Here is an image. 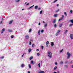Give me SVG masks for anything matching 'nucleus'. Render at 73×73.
Instances as JSON below:
<instances>
[{"label": "nucleus", "mask_w": 73, "mask_h": 73, "mask_svg": "<svg viewBox=\"0 0 73 73\" xmlns=\"http://www.w3.org/2000/svg\"><path fill=\"white\" fill-rule=\"evenodd\" d=\"M48 56L50 58H52V52L50 51H48Z\"/></svg>", "instance_id": "1"}, {"label": "nucleus", "mask_w": 73, "mask_h": 73, "mask_svg": "<svg viewBox=\"0 0 73 73\" xmlns=\"http://www.w3.org/2000/svg\"><path fill=\"white\" fill-rule=\"evenodd\" d=\"M66 54L67 55V59H69L70 58V57L71 54L69 53V52H67Z\"/></svg>", "instance_id": "2"}, {"label": "nucleus", "mask_w": 73, "mask_h": 73, "mask_svg": "<svg viewBox=\"0 0 73 73\" xmlns=\"http://www.w3.org/2000/svg\"><path fill=\"white\" fill-rule=\"evenodd\" d=\"M29 36L27 35H26L25 36V38L26 40H28V38H29Z\"/></svg>", "instance_id": "3"}, {"label": "nucleus", "mask_w": 73, "mask_h": 73, "mask_svg": "<svg viewBox=\"0 0 73 73\" xmlns=\"http://www.w3.org/2000/svg\"><path fill=\"white\" fill-rule=\"evenodd\" d=\"M70 38H71V39H72V40L73 39V34H71L70 35Z\"/></svg>", "instance_id": "4"}, {"label": "nucleus", "mask_w": 73, "mask_h": 73, "mask_svg": "<svg viewBox=\"0 0 73 73\" xmlns=\"http://www.w3.org/2000/svg\"><path fill=\"white\" fill-rule=\"evenodd\" d=\"M48 45H49V41H47L46 43V45L47 47H48Z\"/></svg>", "instance_id": "5"}, {"label": "nucleus", "mask_w": 73, "mask_h": 73, "mask_svg": "<svg viewBox=\"0 0 73 73\" xmlns=\"http://www.w3.org/2000/svg\"><path fill=\"white\" fill-rule=\"evenodd\" d=\"M4 31H5V29H4V28L2 30V31H1V34H3V32H4Z\"/></svg>", "instance_id": "6"}, {"label": "nucleus", "mask_w": 73, "mask_h": 73, "mask_svg": "<svg viewBox=\"0 0 73 73\" xmlns=\"http://www.w3.org/2000/svg\"><path fill=\"white\" fill-rule=\"evenodd\" d=\"M62 24L60 23L59 24V27L60 28H61V27H62Z\"/></svg>", "instance_id": "7"}, {"label": "nucleus", "mask_w": 73, "mask_h": 73, "mask_svg": "<svg viewBox=\"0 0 73 73\" xmlns=\"http://www.w3.org/2000/svg\"><path fill=\"white\" fill-rule=\"evenodd\" d=\"M13 20H12L10 21L9 23V24H12V22H13Z\"/></svg>", "instance_id": "8"}, {"label": "nucleus", "mask_w": 73, "mask_h": 73, "mask_svg": "<svg viewBox=\"0 0 73 73\" xmlns=\"http://www.w3.org/2000/svg\"><path fill=\"white\" fill-rule=\"evenodd\" d=\"M52 23L53 24H54L56 23V19H54L52 21Z\"/></svg>", "instance_id": "9"}, {"label": "nucleus", "mask_w": 73, "mask_h": 73, "mask_svg": "<svg viewBox=\"0 0 73 73\" xmlns=\"http://www.w3.org/2000/svg\"><path fill=\"white\" fill-rule=\"evenodd\" d=\"M48 25V24L46 23L44 25V28H45V27H47V25Z\"/></svg>", "instance_id": "10"}, {"label": "nucleus", "mask_w": 73, "mask_h": 73, "mask_svg": "<svg viewBox=\"0 0 73 73\" xmlns=\"http://www.w3.org/2000/svg\"><path fill=\"white\" fill-rule=\"evenodd\" d=\"M25 66V65L24 64H22L21 65V68H24Z\"/></svg>", "instance_id": "11"}, {"label": "nucleus", "mask_w": 73, "mask_h": 73, "mask_svg": "<svg viewBox=\"0 0 73 73\" xmlns=\"http://www.w3.org/2000/svg\"><path fill=\"white\" fill-rule=\"evenodd\" d=\"M7 31L9 32H12V31L9 29H8Z\"/></svg>", "instance_id": "12"}, {"label": "nucleus", "mask_w": 73, "mask_h": 73, "mask_svg": "<svg viewBox=\"0 0 73 73\" xmlns=\"http://www.w3.org/2000/svg\"><path fill=\"white\" fill-rule=\"evenodd\" d=\"M63 63L64 62L62 61H61L59 63V64L60 65H61V64H63Z\"/></svg>", "instance_id": "13"}, {"label": "nucleus", "mask_w": 73, "mask_h": 73, "mask_svg": "<svg viewBox=\"0 0 73 73\" xmlns=\"http://www.w3.org/2000/svg\"><path fill=\"white\" fill-rule=\"evenodd\" d=\"M70 22L72 23V25H73V19H72L71 20H70Z\"/></svg>", "instance_id": "14"}, {"label": "nucleus", "mask_w": 73, "mask_h": 73, "mask_svg": "<svg viewBox=\"0 0 73 73\" xmlns=\"http://www.w3.org/2000/svg\"><path fill=\"white\" fill-rule=\"evenodd\" d=\"M57 14H54V17H57Z\"/></svg>", "instance_id": "15"}, {"label": "nucleus", "mask_w": 73, "mask_h": 73, "mask_svg": "<svg viewBox=\"0 0 73 73\" xmlns=\"http://www.w3.org/2000/svg\"><path fill=\"white\" fill-rule=\"evenodd\" d=\"M28 50L29 53H30L31 52V50H32V49L31 48H30Z\"/></svg>", "instance_id": "16"}, {"label": "nucleus", "mask_w": 73, "mask_h": 73, "mask_svg": "<svg viewBox=\"0 0 73 73\" xmlns=\"http://www.w3.org/2000/svg\"><path fill=\"white\" fill-rule=\"evenodd\" d=\"M68 30H66L65 31V32L64 33V35H66V33H67V32H68Z\"/></svg>", "instance_id": "17"}, {"label": "nucleus", "mask_w": 73, "mask_h": 73, "mask_svg": "<svg viewBox=\"0 0 73 73\" xmlns=\"http://www.w3.org/2000/svg\"><path fill=\"white\" fill-rule=\"evenodd\" d=\"M40 30H39L38 31V33L39 35H40Z\"/></svg>", "instance_id": "18"}, {"label": "nucleus", "mask_w": 73, "mask_h": 73, "mask_svg": "<svg viewBox=\"0 0 73 73\" xmlns=\"http://www.w3.org/2000/svg\"><path fill=\"white\" fill-rule=\"evenodd\" d=\"M59 11H60V9H59L57 10V11H55V12H59Z\"/></svg>", "instance_id": "19"}, {"label": "nucleus", "mask_w": 73, "mask_h": 73, "mask_svg": "<svg viewBox=\"0 0 73 73\" xmlns=\"http://www.w3.org/2000/svg\"><path fill=\"white\" fill-rule=\"evenodd\" d=\"M45 72H44V71H41L39 73H44Z\"/></svg>", "instance_id": "20"}, {"label": "nucleus", "mask_w": 73, "mask_h": 73, "mask_svg": "<svg viewBox=\"0 0 73 73\" xmlns=\"http://www.w3.org/2000/svg\"><path fill=\"white\" fill-rule=\"evenodd\" d=\"M64 14L66 16H67V15H68V14H66V12H64Z\"/></svg>", "instance_id": "21"}, {"label": "nucleus", "mask_w": 73, "mask_h": 73, "mask_svg": "<svg viewBox=\"0 0 73 73\" xmlns=\"http://www.w3.org/2000/svg\"><path fill=\"white\" fill-rule=\"evenodd\" d=\"M33 58V56H31L29 58V59L30 60H32V59Z\"/></svg>", "instance_id": "22"}, {"label": "nucleus", "mask_w": 73, "mask_h": 73, "mask_svg": "<svg viewBox=\"0 0 73 73\" xmlns=\"http://www.w3.org/2000/svg\"><path fill=\"white\" fill-rule=\"evenodd\" d=\"M54 45V43H53V42H51V46H52Z\"/></svg>", "instance_id": "23"}, {"label": "nucleus", "mask_w": 73, "mask_h": 73, "mask_svg": "<svg viewBox=\"0 0 73 73\" xmlns=\"http://www.w3.org/2000/svg\"><path fill=\"white\" fill-rule=\"evenodd\" d=\"M72 61H70V62L68 63V64H72Z\"/></svg>", "instance_id": "24"}, {"label": "nucleus", "mask_w": 73, "mask_h": 73, "mask_svg": "<svg viewBox=\"0 0 73 73\" xmlns=\"http://www.w3.org/2000/svg\"><path fill=\"white\" fill-rule=\"evenodd\" d=\"M29 69H31V66L30 64L29 65Z\"/></svg>", "instance_id": "25"}, {"label": "nucleus", "mask_w": 73, "mask_h": 73, "mask_svg": "<svg viewBox=\"0 0 73 73\" xmlns=\"http://www.w3.org/2000/svg\"><path fill=\"white\" fill-rule=\"evenodd\" d=\"M29 32H32V29H31L29 30Z\"/></svg>", "instance_id": "26"}, {"label": "nucleus", "mask_w": 73, "mask_h": 73, "mask_svg": "<svg viewBox=\"0 0 73 73\" xmlns=\"http://www.w3.org/2000/svg\"><path fill=\"white\" fill-rule=\"evenodd\" d=\"M15 2H19L20 1V0H15Z\"/></svg>", "instance_id": "27"}, {"label": "nucleus", "mask_w": 73, "mask_h": 73, "mask_svg": "<svg viewBox=\"0 0 73 73\" xmlns=\"http://www.w3.org/2000/svg\"><path fill=\"white\" fill-rule=\"evenodd\" d=\"M57 66H56L54 68V70H56V69H57Z\"/></svg>", "instance_id": "28"}, {"label": "nucleus", "mask_w": 73, "mask_h": 73, "mask_svg": "<svg viewBox=\"0 0 73 73\" xmlns=\"http://www.w3.org/2000/svg\"><path fill=\"white\" fill-rule=\"evenodd\" d=\"M37 8H38V6H35V9H37Z\"/></svg>", "instance_id": "29"}, {"label": "nucleus", "mask_w": 73, "mask_h": 73, "mask_svg": "<svg viewBox=\"0 0 73 73\" xmlns=\"http://www.w3.org/2000/svg\"><path fill=\"white\" fill-rule=\"evenodd\" d=\"M58 33H57L56 34V36H58Z\"/></svg>", "instance_id": "30"}, {"label": "nucleus", "mask_w": 73, "mask_h": 73, "mask_svg": "<svg viewBox=\"0 0 73 73\" xmlns=\"http://www.w3.org/2000/svg\"><path fill=\"white\" fill-rule=\"evenodd\" d=\"M41 33H43V32H44V30H41Z\"/></svg>", "instance_id": "31"}, {"label": "nucleus", "mask_w": 73, "mask_h": 73, "mask_svg": "<svg viewBox=\"0 0 73 73\" xmlns=\"http://www.w3.org/2000/svg\"><path fill=\"white\" fill-rule=\"evenodd\" d=\"M4 57L3 56H2V57H0V58H1V59H3Z\"/></svg>", "instance_id": "32"}, {"label": "nucleus", "mask_w": 73, "mask_h": 73, "mask_svg": "<svg viewBox=\"0 0 73 73\" xmlns=\"http://www.w3.org/2000/svg\"><path fill=\"white\" fill-rule=\"evenodd\" d=\"M72 25H73V24H70V25L69 26V27H72Z\"/></svg>", "instance_id": "33"}, {"label": "nucleus", "mask_w": 73, "mask_h": 73, "mask_svg": "<svg viewBox=\"0 0 73 73\" xmlns=\"http://www.w3.org/2000/svg\"><path fill=\"white\" fill-rule=\"evenodd\" d=\"M42 11H40V14H42Z\"/></svg>", "instance_id": "34"}, {"label": "nucleus", "mask_w": 73, "mask_h": 73, "mask_svg": "<svg viewBox=\"0 0 73 73\" xmlns=\"http://www.w3.org/2000/svg\"><path fill=\"white\" fill-rule=\"evenodd\" d=\"M38 66L39 68H40V63H39V64H38Z\"/></svg>", "instance_id": "35"}, {"label": "nucleus", "mask_w": 73, "mask_h": 73, "mask_svg": "<svg viewBox=\"0 0 73 73\" xmlns=\"http://www.w3.org/2000/svg\"><path fill=\"white\" fill-rule=\"evenodd\" d=\"M68 67V66L67 65H66L64 67L65 68H67Z\"/></svg>", "instance_id": "36"}, {"label": "nucleus", "mask_w": 73, "mask_h": 73, "mask_svg": "<svg viewBox=\"0 0 73 73\" xmlns=\"http://www.w3.org/2000/svg\"><path fill=\"white\" fill-rule=\"evenodd\" d=\"M31 63L32 64H33V61L32 60L31 61Z\"/></svg>", "instance_id": "37"}, {"label": "nucleus", "mask_w": 73, "mask_h": 73, "mask_svg": "<svg viewBox=\"0 0 73 73\" xmlns=\"http://www.w3.org/2000/svg\"><path fill=\"white\" fill-rule=\"evenodd\" d=\"M68 62V61L66 60L65 62V64H67Z\"/></svg>", "instance_id": "38"}, {"label": "nucleus", "mask_w": 73, "mask_h": 73, "mask_svg": "<svg viewBox=\"0 0 73 73\" xmlns=\"http://www.w3.org/2000/svg\"><path fill=\"white\" fill-rule=\"evenodd\" d=\"M34 6V5H33V6H31V7H30L29 8V9H30V8H32Z\"/></svg>", "instance_id": "39"}, {"label": "nucleus", "mask_w": 73, "mask_h": 73, "mask_svg": "<svg viewBox=\"0 0 73 73\" xmlns=\"http://www.w3.org/2000/svg\"><path fill=\"white\" fill-rule=\"evenodd\" d=\"M57 27V25H56V24H55L54 25V27Z\"/></svg>", "instance_id": "40"}, {"label": "nucleus", "mask_w": 73, "mask_h": 73, "mask_svg": "<svg viewBox=\"0 0 73 73\" xmlns=\"http://www.w3.org/2000/svg\"><path fill=\"white\" fill-rule=\"evenodd\" d=\"M32 47H33V48H34V47H35V44H32Z\"/></svg>", "instance_id": "41"}, {"label": "nucleus", "mask_w": 73, "mask_h": 73, "mask_svg": "<svg viewBox=\"0 0 73 73\" xmlns=\"http://www.w3.org/2000/svg\"><path fill=\"white\" fill-rule=\"evenodd\" d=\"M62 50H63V49H62L61 50H60V53H61V52H62Z\"/></svg>", "instance_id": "42"}, {"label": "nucleus", "mask_w": 73, "mask_h": 73, "mask_svg": "<svg viewBox=\"0 0 73 73\" xmlns=\"http://www.w3.org/2000/svg\"><path fill=\"white\" fill-rule=\"evenodd\" d=\"M58 1V0H56L54 1V3H56V1Z\"/></svg>", "instance_id": "43"}, {"label": "nucleus", "mask_w": 73, "mask_h": 73, "mask_svg": "<svg viewBox=\"0 0 73 73\" xmlns=\"http://www.w3.org/2000/svg\"><path fill=\"white\" fill-rule=\"evenodd\" d=\"M29 45H31V42L29 41Z\"/></svg>", "instance_id": "44"}, {"label": "nucleus", "mask_w": 73, "mask_h": 73, "mask_svg": "<svg viewBox=\"0 0 73 73\" xmlns=\"http://www.w3.org/2000/svg\"><path fill=\"white\" fill-rule=\"evenodd\" d=\"M25 54V53H24L22 55V57H24V54Z\"/></svg>", "instance_id": "45"}, {"label": "nucleus", "mask_w": 73, "mask_h": 73, "mask_svg": "<svg viewBox=\"0 0 73 73\" xmlns=\"http://www.w3.org/2000/svg\"><path fill=\"white\" fill-rule=\"evenodd\" d=\"M41 48H42V49H43V48H44V46H41Z\"/></svg>", "instance_id": "46"}, {"label": "nucleus", "mask_w": 73, "mask_h": 73, "mask_svg": "<svg viewBox=\"0 0 73 73\" xmlns=\"http://www.w3.org/2000/svg\"><path fill=\"white\" fill-rule=\"evenodd\" d=\"M60 32V30H59L58 31V33H59V32Z\"/></svg>", "instance_id": "47"}, {"label": "nucleus", "mask_w": 73, "mask_h": 73, "mask_svg": "<svg viewBox=\"0 0 73 73\" xmlns=\"http://www.w3.org/2000/svg\"><path fill=\"white\" fill-rule=\"evenodd\" d=\"M70 13L71 14H72V10H70Z\"/></svg>", "instance_id": "48"}, {"label": "nucleus", "mask_w": 73, "mask_h": 73, "mask_svg": "<svg viewBox=\"0 0 73 73\" xmlns=\"http://www.w3.org/2000/svg\"><path fill=\"white\" fill-rule=\"evenodd\" d=\"M55 65H57V62H55Z\"/></svg>", "instance_id": "49"}, {"label": "nucleus", "mask_w": 73, "mask_h": 73, "mask_svg": "<svg viewBox=\"0 0 73 73\" xmlns=\"http://www.w3.org/2000/svg\"><path fill=\"white\" fill-rule=\"evenodd\" d=\"M60 20H62L63 19V18H62V17H61V18H60Z\"/></svg>", "instance_id": "50"}, {"label": "nucleus", "mask_w": 73, "mask_h": 73, "mask_svg": "<svg viewBox=\"0 0 73 73\" xmlns=\"http://www.w3.org/2000/svg\"><path fill=\"white\" fill-rule=\"evenodd\" d=\"M28 5H29V3H28L26 4V6Z\"/></svg>", "instance_id": "51"}, {"label": "nucleus", "mask_w": 73, "mask_h": 73, "mask_svg": "<svg viewBox=\"0 0 73 73\" xmlns=\"http://www.w3.org/2000/svg\"><path fill=\"white\" fill-rule=\"evenodd\" d=\"M11 38H13V36H11Z\"/></svg>", "instance_id": "52"}, {"label": "nucleus", "mask_w": 73, "mask_h": 73, "mask_svg": "<svg viewBox=\"0 0 73 73\" xmlns=\"http://www.w3.org/2000/svg\"><path fill=\"white\" fill-rule=\"evenodd\" d=\"M37 56H40V54H39L38 53H37Z\"/></svg>", "instance_id": "53"}, {"label": "nucleus", "mask_w": 73, "mask_h": 73, "mask_svg": "<svg viewBox=\"0 0 73 73\" xmlns=\"http://www.w3.org/2000/svg\"><path fill=\"white\" fill-rule=\"evenodd\" d=\"M36 51L37 52H38V51H39V50L38 49H37L36 50Z\"/></svg>", "instance_id": "54"}, {"label": "nucleus", "mask_w": 73, "mask_h": 73, "mask_svg": "<svg viewBox=\"0 0 73 73\" xmlns=\"http://www.w3.org/2000/svg\"><path fill=\"white\" fill-rule=\"evenodd\" d=\"M40 9H41V8H38V10H40Z\"/></svg>", "instance_id": "55"}, {"label": "nucleus", "mask_w": 73, "mask_h": 73, "mask_svg": "<svg viewBox=\"0 0 73 73\" xmlns=\"http://www.w3.org/2000/svg\"><path fill=\"white\" fill-rule=\"evenodd\" d=\"M64 17V15H62V18H63Z\"/></svg>", "instance_id": "56"}, {"label": "nucleus", "mask_w": 73, "mask_h": 73, "mask_svg": "<svg viewBox=\"0 0 73 73\" xmlns=\"http://www.w3.org/2000/svg\"><path fill=\"white\" fill-rule=\"evenodd\" d=\"M40 24H41V23H39L38 25H40Z\"/></svg>", "instance_id": "57"}, {"label": "nucleus", "mask_w": 73, "mask_h": 73, "mask_svg": "<svg viewBox=\"0 0 73 73\" xmlns=\"http://www.w3.org/2000/svg\"><path fill=\"white\" fill-rule=\"evenodd\" d=\"M59 5L58 4H57V5H56V6L57 7H58Z\"/></svg>", "instance_id": "58"}, {"label": "nucleus", "mask_w": 73, "mask_h": 73, "mask_svg": "<svg viewBox=\"0 0 73 73\" xmlns=\"http://www.w3.org/2000/svg\"><path fill=\"white\" fill-rule=\"evenodd\" d=\"M57 73H60V72H59L58 71H57Z\"/></svg>", "instance_id": "59"}, {"label": "nucleus", "mask_w": 73, "mask_h": 73, "mask_svg": "<svg viewBox=\"0 0 73 73\" xmlns=\"http://www.w3.org/2000/svg\"><path fill=\"white\" fill-rule=\"evenodd\" d=\"M60 20H61L60 19H59V20H58V21H60Z\"/></svg>", "instance_id": "60"}, {"label": "nucleus", "mask_w": 73, "mask_h": 73, "mask_svg": "<svg viewBox=\"0 0 73 73\" xmlns=\"http://www.w3.org/2000/svg\"><path fill=\"white\" fill-rule=\"evenodd\" d=\"M3 23V21H1L0 23V24H1V23Z\"/></svg>", "instance_id": "61"}, {"label": "nucleus", "mask_w": 73, "mask_h": 73, "mask_svg": "<svg viewBox=\"0 0 73 73\" xmlns=\"http://www.w3.org/2000/svg\"><path fill=\"white\" fill-rule=\"evenodd\" d=\"M43 23H44V24H45V21H43Z\"/></svg>", "instance_id": "62"}, {"label": "nucleus", "mask_w": 73, "mask_h": 73, "mask_svg": "<svg viewBox=\"0 0 73 73\" xmlns=\"http://www.w3.org/2000/svg\"><path fill=\"white\" fill-rule=\"evenodd\" d=\"M72 68H73V65L72 66Z\"/></svg>", "instance_id": "63"}, {"label": "nucleus", "mask_w": 73, "mask_h": 73, "mask_svg": "<svg viewBox=\"0 0 73 73\" xmlns=\"http://www.w3.org/2000/svg\"><path fill=\"white\" fill-rule=\"evenodd\" d=\"M54 73H57V72H54Z\"/></svg>", "instance_id": "64"}]
</instances>
